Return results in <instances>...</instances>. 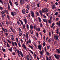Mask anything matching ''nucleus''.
<instances>
[{
    "instance_id": "obj_33",
    "label": "nucleus",
    "mask_w": 60,
    "mask_h": 60,
    "mask_svg": "<svg viewBox=\"0 0 60 60\" xmlns=\"http://www.w3.org/2000/svg\"><path fill=\"white\" fill-rule=\"evenodd\" d=\"M40 25L41 27H43V25H42V24L41 23L40 24Z\"/></svg>"
},
{
    "instance_id": "obj_63",
    "label": "nucleus",
    "mask_w": 60,
    "mask_h": 60,
    "mask_svg": "<svg viewBox=\"0 0 60 60\" xmlns=\"http://www.w3.org/2000/svg\"><path fill=\"white\" fill-rule=\"evenodd\" d=\"M33 28H34V29H36V26L35 25H34V26Z\"/></svg>"
},
{
    "instance_id": "obj_43",
    "label": "nucleus",
    "mask_w": 60,
    "mask_h": 60,
    "mask_svg": "<svg viewBox=\"0 0 60 60\" xmlns=\"http://www.w3.org/2000/svg\"><path fill=\"white\" fill-rule=\"evenodd\" d=\"M26 13H28V10L27 9H26Z\"/></svg>"
},
{
    "instance_id": "obj_44",
    "label": "nucleus",
    "mask_w": 60,
    "mask_h": 60,
    "mask_svg": "<svg viewBox=\"0 0 60 60\" xmlns=\"http://www.w3.org/2000/svg\"><path fill=\"white\" fill-rule=\"evenodd\" d=\"M51 20H49L48 21L49 23V24H51Z\"/></svg>"
},
{
    "instance_id": "obj_36",
    "label": "nucleus",
    "mask_w": 60,
    "mask_h": 60,
    "mask_svg": "<svg viewBox=\"0 0 60 60\" xmlns=\"http://www.w3.org/2000/svg\"><path fill=\"white\" fill-rule=\"evenodd\" d=\"M30 29H33V26L32 25H31L30 26Z\"/></svg>"
},
{
    "instance_id": "obj_24",
    "label": "nucleus",
    "mask_w": 60,
    "mask_h": 60,
    "mask_svg": "<svg viewBox=\"0 0 60 60\" xmlns=\"http://www.w3.org/2000/svg\"><path fill=\"white\" fill-rule=\"evenodd\" d=\"M42 11L43 13H44L45 11V9H43L42 10Z\"/></svg>"
},
{
    "instance_id": "obj_46",
    "label": "nucleus",
    "mask_w": 60,
    "mask_h": 60,
    "mask_svg": "<svg viewBox=\"0 0 60 60\" xmlns=\"http://www.w3.org/2000/svg\"><path fill=\"white\" fill-rule=\"evenodd\" d=\"M40 53L41 54V55H42H42H43V52H42V51H41L40 52Z\"/></svg>"
},
{
    "instance_id": "obj_18",
    "label": "nucleus",
    "mask_w": 60,
    "mask_h": 60,
    "mask_svg": "<svg viewBox=\"0 0 60 60\" xmlns=\"http://www.w3.org/2000/svg\"><path fill=\"white\" fill-rule=\"evenodd\" d=\"M5 11L6 14H8V15H9V12L8 10H5Z\"/></svg>"
},
{
    "instance_id": "obj_13",
    "label": "nucleus",
    "mask_w": 60,
    "mask_h": 60,
    "mask_svg": "<svg viewBox=\"0 0 60 60\" xmlns=\"http://www.w3.org/2000/svg\"><path fill=\"white\" fill-rule=\"evenodd\" d=\"M19 52H20V55H21V56L22 57H23V53H22V52H21V51H19Z\"/></svg>"
},
{
    "instance_id": "obj_10",
    "label": "nucleus",
    "mask_w": 60,
    "mask_h": 60,
    "mask_svg": "<svg viewBox=\"0 0 60 60\" xmlns=\"http://www.w3.org/2000/svg\"><path fill=\"white\" fill-rule=\"evenodd\" d=\"M10 28L11 29V31L13 33H15V29H14V30H13L12 28Z\"/></svg>"
},
{
    "instance_id": "obj_29",
    "label": "nucleus",
    "mask_w": 60,
    "mask_h": 60,
    "mask_svg": "<svg viewBox=\"0 0 60 60\" xmlns=\"http://www.w3.org/2000/svg\"><path fill=\"white\" fill-rule=\"evenodd\" d=\"M36 14L37 16H38L39 15V13H38V12L37 11L36 12Z\"/></svg>"
},
{
    "instance_id": "obj_53",
    "label": "nucleus",
    "mask_w": 60,
    "mask_h": 60,
    "mask_svg": "<svg viewBox=\"0 0 60 60\" xmlns=\"http://www.w3.org/2000/svg\"><path fill=\"white\" fill-rule=\"evenodd\" d=\"M21 35H22V33H19V36H21Z\"/></svg>"
},
{
    "instance_id": "obj_26",
    "label": "nucleus",
    "mask_w": 60,
    "mask_h": 60,
    "mask_svg": "<svg viewBox=\"0 0 60 60\" xmlns=\"http://www.w3.org/2000/svg\"><path fill=\"white\" fill-rule=\"evenodd\" d=\"M40 13L41 16H42V13L41 12V11L40 10L39 11Z\"/></svg>"
},
{
    "instance_id": "obj_59",
    "label": "nucleus",
    "mask_w": 60,
    "mask_h": 60,
    "mask_svg": "<svg viewBox=\"0 0 60 60\" xmlns=\"http://www.w3.org/2000/svg\"><path fill=\"white\" fill-rule=\"evenodd\" d=\"M17 23L18 25H20V23L19 22V21H17Z\"/></svg>"
},
{
    "instance_id": "obj_1",
    "label": "nucleus",
    "mask_w": 60,
    "mask_h": 60,
    "mask_svg": "<svg viewBox=\"0 0 60 60\" xmlns=\"http://www.w3.org/2000/svg\"><path fill=\"white\" fill-rule=\"evenodd\" d=\"M54 56L57 59V60H58V59L60 58V55H56V54H55L54 55Z\"/></svg>"
},
{
    "instance_id": "obj_27",
    "label": "nucleus",
    "mask_w": 60,
    "mask_h": 60,
    "mask_svg": "<svg viewBox=\"0 0 60 60\" xmlns=\"http://www.w3.org/2000/svg\"><path fill=\"white\" fill-rule=\"evenodd\" d=\"M26 38L28 40V34L27 33H26Z\"/></svg>"
},
{
    "instance_id": "obj_2",
    "label": "nucleus",
    "mask_w": 60,
    "mask_h": 60,
    "mask_svg": "<svg viewBox=\"0 0 60 60\" xmlns=\"http://www.w3.org/2000/svg\"><path fill=\"white\" fill-rule=\"evenodd\" d=\"M20 4L21 5H23V3H24L25 2L24 0H20Z\"/></svg>"
},
{
    "instance_id": "obj_14",
    "label": "nucleus",
    "mask_w": 60,
    "mask_h": 60,
    "mask_svg": "<svg viewBox=\"0 0 60 60\" xmlns=\"http://www.w3.org/2000/svg\"><path fill=\"white\" fill-rule=\"evenodd\" d=\"M54 38L56 40H58V36L57 35H56V36H54Z\"/></svg>"
},
{
    "instance_id": "obj_30",
    "label": "nucleus",
    "mask_w": 60,
    "mask_h": 60,
    "mask_svg": "<svg viewBox=\"0 0 60 60\" xmlns=\"http://www.w3.org/2000/svg\"><path fill=\"white\" fill-rule=\"evenodd\" d=\"M43 21L44 22H46V23H47V20L46 19H44L43 20Z\"/></svg>"
},
{
    "instance_id": "obj_16",
    "label": "nucleus",
    "mask_w": 60,
    "mask_h": 60,
    "mask_svg": "<svg viewBox=\"0 0 60 60\" xmlns=\"http://www.w3.org/2000/svg\"><path fill=\"white\" fill-rule=\"evenodd\" d=\"M26 59L27 60H30L29 56V55H28L27 56Z\"/></svg>"
},
{
    "instance_id": "obj_22",
    "label": "nucleus",
    "mask_w": 60,
    "mask_h": 60,
    "mask_svg": "<svg viewBox=\"0 0 60 60\" xmlns=\"http://www.w3.org/2000/svg\"><path fill=\"white\" fill-rule=\"evenodd\" d=\"M11 40H14V37L12 35H11Z\"/></svg>"
},
{
    "instance_id": "obj_7",
    "label": "nucleus",
    "mask_w": 60,
    "mask_h": 60,
    "mask_svg": "<svg viewBox=\"0 0 60 60\" xmlns=\"http://www.w3.org/2000/svg\"><path fill=\"white\" fill-rule=\"evenodd\" d=\"M56 53L59 54L60 53V50H59V49H57L56 50Z\"/></svg>"
},
{
    "instance_id": "obj_8",
    "label": "nucleus",
    "mask_w": 60,
    "mask_h": 60,
    "mask_svg": "<svg viewBox=\"0 0 60 60\" xmlns=\"http://www.w3.org/2000/svg\"><path fill=\"white\" fill-rule=\"evenodd\" d=\"M2 30H3V31L4 32H7L8 31L7 29H4V28H2Z\"/></svg>"
},
{
    "instance_id": "obj_6",
    "label": "nucleus",
    "mask_w": 60,
    "mask_h": 60,
    "mask_svg": "<svg viewBox=\"0 0 60 60\" xmlns=\"http://www.w3.org/2000/svg\"><path fill=\"white\" fill-rule=\"evenodd\" d=\"M38 47L39 49H40V50H41V47H42L41 45H39L38 46Z\"/></svg>"
},
{
    "instance_id": "obj_39",
    "label": "nucleus",
    "mask_w": 60,
    "mask_h": 60,
    "mask_svg": "<svg viewBox=\"0 0 60 60\" xmlns=\"http://www.w3.org/2000/svg\"><path fill=\"white\" fill-rule=\"evenodd\" d=\"M58 12H56L55 14H54V15H56V16L57 15H58Z\"/></svg>"
},
{
    "instance_id": "obj_51",
    "label": "nucleus",
    "mask_w": 60,
    "mask_h": 60,
    "mask_svg": "<svg viewBox=\"0 0 60 60\" xmlns=\"http://www.w3.org/2000/svg\"><path fill=\"white\" fill-rule=\"evenodd\" d=\"M49 60H52V59H51V58L50 57H49L48 58Z\"/></svg>"
},
{
    "instance_id": "obj_47",
    "label": "nucleus",
    "mask_w": 60,
    "mask_h": 60,
    "mask_svg": "<svg viewBox=\"0 0 60 60\" xmlns=\"http://www.w3.org/2000/svg\"><path fill=\"white\" fill-rule=\"evenodd\" d=\"M49 53L48 52H46V54L47 56H49Z\"/></svg>"
},
{
    "instance_id": "obj_19",
    "label": "nucleus",
    "mask_w": 60,
    "mask_h": 60,
    "mask_svg": "<svg viewBox=\"0 0 60 60\" xmlns=\"http://www.w3.org/2000/svg\"><path fill=\"white\" fill-rule=\"evenodd\" d=\"M22 12L23 14H25L26 13V12L25 11V9H23L22 11Z\"/></svg>"
},
{
    "instance_id": "obj_64",
    "label": "nucleus",
    "mask_w": 60,
    "mask_h": 60,
    "mask_svg": "<svg viewBox=\"0 0 60 60\" xmlns=\"http://www.w3.org/2000/svg\"><path fill=\"white\" fill-rule=\"evenodd\" d=\"M15 46H17V43H16V42H15Z\"/></svg>"
},
{
    "instance_id": "obj_12",
    "label": "nucleus",
    "mask_w": 60,
    "mask_h": 60,
    "mask_svg": "<svg viewBox=\"0 0 60 60\" xmlns=\"http://www.w3.org/2000/svg\"><path fill=\"white\" fill-rule=\"evenodd\" d=\"M36 29L38 32H40V28H36Z\"/></svg>"
},
{
    "instance_id": "obj_32",
    "label": "nucleus",
    "mask_w": 60,
    "mask_h": 60,
    "mask_svg": "<svg viewBox=\"0 0 60 60\" xmlns=\"http://www.w3.org/2000/svg\"><path fill=\"white\" fill-rule=\"evenodd\" d=\"M8 50L10 51H11V52H12V48H11L10 49H8Z\"/></svg>"
},
{
    "instance_id": "obj_48",
    "label": "nucleus",
    "mask_w": 60,
    "mask_h": 60,
    "mask_svg": "<svg viewBox=\"0 0 60 60\" xmlns=\"http://www.w3.org/2000/svg\"><path fill=\"white\" fill-rule=\"evenodd\" d=\"M27 27V29H29V25H28L27 24V25L26 26Z\"/></svg>"
},
{
    "instance_id": "obj_11",
    "label": "nucleus",
    "mask_w": 60,
    "mask_h": 60,
    "mask_svg": "<svg viewBox=\"0 0 60 60\" xmlns=\"http://www.w3.org/2000/svg\"><path fill=\"white\" fill-rule=\"evenodd\" d=\"M30 14H29L27 16V19H28L29 20V19H30Z\"/></svg>"
},
{
    "instance_id": "obj_21",
    "label": "nucleus",
    "mask_w": 60,
    "mask_h": 60,
    "mask_svg": "<svg viewBox=\"0 0 60 60\" xmlns=\"http://www.w3.org/2000/svg\"><path fill=\"white\" fill-rule=\"evenodd\" d=\"M49 11V9H45V11L46 13H47Z\"/></svg>"
},
{
    "instance_id": "obj_56",
    "label": "nucleus",
    "mask_w": 60,
    "mask_h": 60,
    "mask_svg": "<svg viewBox=\"0 0 60 60\" xmlns=\"http://www.w3.org/2000/svg\"><path fill=\"white\" fill-rule=\"evenodd\" d=\"M48 42H49L50 43V42H51V40L50 39H49V40H48Z\"/></svg>"
},
{
    "instance_id": "obj_41",
    "label": "nucleus",
    "mask_w": 60,
    "mask_h": 60,
    "mask_svg": "<svg viewBox=\"0 0 60 60\" xmlns=\"http://www.w3.org/2000/svg\"><path fill=\"white\" fill-rule=\"evenodd\" d=\"M38 19L40 22H41V18H38Z\"/></svg>"
},
{
    "instance_id": "obj_61",
    "label": "nucleus",
    "mask_w": 60,
    "mask_h": 60,
    "mask_svg": "<svg viewBox=\"0 0 60 60\" xmlns=\"http://www.w3.org/2000/svg\"><path fill=\"white\" fill-rule=\"evenodd\" d=\"M0 10H2L3 9V7H0Z\"/></svg>"
},
{
    "instance_id": "obj_60",
    "label": "nucleus",
    "mask_w": 60,
    "mask_h": 60,
    "mask_svg": "<svg viewBox=\"0 0 60 60\" xmlns=\"http://www.w3.org/2000/svg\"><path fill=\"white\" fill-rule=\"evenodd\" d=\"M43 32L44 34L45 33H46V30H45L44 29L43 30Z\"/></svg>"
},
{
    "instance_id": "obj_23",
    "label": "nucleus",
    "mask_w": 60,
    "mask_h": 60,
    "mask_svg": "<svg viewBox=\"0 0 60 60\" xmlns=\"http://www.w3.org/2000/svg\"><path fill=\"white\" fill-rule=\"evenodd\" d=\"M19 21H20V22L21 23V25H23V22H22V21L20 19L19 20Z\"/></svg>"
},
{
    "instance_id": "obj_54",
    "label": "nucleus",
    "mask_w": 60,
    "mask_h": 60,
    "mask_svg": "<svg viewBox=\"0 0 60 60\" xmlns=\"http://www.w3.org/2000/svg\"><path fill=\"white\" fill-rule=\"evenodd\" d=\"M49 36H50H50H51V33H50V32H49Z\"/></svg>"
},
{
    "instance_id": "obj_50",
    "label": "nucleus",
    "mask_w": 60,
    "mask_h": 60,
    "mask_svg": "<svg viewBox=\"0 0 60 60\" xmlns=\"http://www.w3.org/2000/svg\"><path fill=\"white\" fill-rule=\"evenodd\" d=\"M29 51L31 52V54H34V53H33V51H32V50H29Z\"/></svg>"
},
{
    "instance_id": "obj_58",
    "label": "nucleus",
    "mask_w": 60,
    "mask_h": 60,
    "mask_svg": "<svg viewBox=\"0 0 60 60\" xmlns=\"http://www.w3.org/2000/svg\"><path fill=\"white\" fill-rule=\"evenodd\" d=\"M47 49H49V48H50V47L49 46H47Z\"/></svg>"
},
{
    "instance_id": "obj_35",
    "label": "nucleus",
    "mask_w": 60,
    "mask_h": 60,
    "mask_svg": "<svg viewBox=\"0 0 60 60\" xmlns=\"http://www.w3.org/2000/svg\"><path fill=\"white\" fill-rule=\"evenodd\" d=\"M16 42H17V43H19V39H18V38H17L16 39Z\"/></svg>"
},
{
    "instance_id": "obj_57",
    "label": "nucleus",
    "mask_w": 60,
    "mask_h": 60,
    "mask_svg": "<svg viewBox=\"0 0 60 60\" xmlns=\"http://www.w3.org/2000/svg\"><path fill=\"white\" fill-rule=\"evenodd\" d=\"M36 36H37V37H38V35H39L38 33H36Z\"/></svg>"
},
{
    "instance_id": "obj_20",
    "label": "nucleus",
    "mask_w": 60,
    "mask_h": 60,
    "mask_svg": "<svg viewBox=\"0 0 60 60\" xmlns=\"http://www.w3.org/2000/svg\"><path fill=\"white\" fill-rule=\"evenodd\" d=\"M24 21V22H25V24H27V21L26 20V19H23Z\"/></svg>"
},
{
    "instance_id": "obj_62",
    "label": "nucleus",
    "mask_w": 60,
    "mask_h": 60,
    "mask_svg": "<svg viewBox=\"0 0 60 60\" xmlns=\"http://www.w3.org/2000/svg\"><path fill=\"white\" fill-rule=\"evenodd\" d=\"M52 19V17L51 16L50 18V19L49 20H51V19Z\"/></svg>"
},
{
    "instance_id": "obj_25",
    "label": "nucleus",
    "mask_w": 60,
    "mask_h": 60,
    "mask_svg": "<svg viewBox=\"0 0 60 60\" xmlns=\"http://www.w3.org/2000/svg\"><path fill=\"white\" fill-rule=\"evenodd\" d=\"M6 24H7V25H9V23L8 21L7 20H6Z\"/></svg>"
},
{
    "instance_id": "obj_55",
    "label": "nucleus",
    "mask_w": 60,
    "mask_h": 60,
    "mask_svg": "<svg viewBox=\"0 0 60 60\" xmlns=\"http://www.w3.org/2000/svg\"><path fill=\"white\" fill-rule=\"evenodd\" d=\"M9 23L10 25H12V23L11 22H10Z\"/></svg>"
},
{
    "instance_id": "obj_3",
    "label": "nucleus",
    "mask_w": 60,
    "mask_h": 60,
    "mask_svg": "<svg viewBox=\"0 0 60 60\" xmlns=\"http://www.w3.org/2000/svg\"><path fill=\"white\" fill-rule=\"evenodd\" d=\"M31 16L32 17H33V18H34L35 17L34 16V13L33 11H31Z\"/></svg>"
},
{
    "instance_id": "obj_37",
    "label": "nucleus",
    "mask_w": 60,
    "mask_h": 60,
    "mask_svg": "<svg viewBox=\"0 0 60 60\" xmlns=\"http://www.w3.org/2000/svg\"><path fill=\"white\" fill-rule=\"evenodd\" d=\"M54 44L55 45H57V42L56 41H55L54 43Z\"/></svg>"
},
{
    "instance_id": "obj_17",
    "label": "nucleus",
    "mask_w": 60,
    "mask_h": 60,
    "mask_svg": "<svg viewBox=\"0 0 60 60\" xmlns=\"http://www.w3.org/2000/svg\"><path fill=\"white\" fill-rule=\"evenodd\" d=\"M26 7L27 9L29 10L30 8V5H27L26 6Z\"/></svg>"
},
{
    "instance_id": "obj_49",
    "label": "nucleus",
    "mask_w": 60,
    "mask_h": 60,
    "mask_svg": "<svg viewBox=\"0 0 60 60\" xmlns=\"http://www.w3.org/2000/svg\"><path fill=\"white\" fill-rule=\"evenodd\" d=\"M52 9L53 10H54V9H55L56 8V7L54 6H52Z\"/></svg>"
},
{
    "instance_id": "obj_9",
    "label": "nucleus",
    "mask_w": 60,
    "mask_h": 60,
    "mask_svg": "<svg viewBox=\"0 0 60 60\" xmlns=\"http://www.w3.org/2000/svg\"><path fill=\"white\" fill-rule=\"evenodd\" d=\"M22 46L23 48H24V49H26H26H27L25 45H24V44L22 45Z\"/></svg>"
},
{
    "instance_id": "obj_4",
    "label": "nucleus",
    "mask_w": 60,
    "mask_h": 60,
    "mask_svg": "<svg viewBox=\"0 0 60 60\" xmlns=\"http://www.w3.org/2000/svg\"><path fill=\"white\" fill-rule=\"evenodd\" d=\"M1 15L2 16H4L5 15V13L4 11H2L1 12Z\"/></svg>"
},
{
    "instance_id": "obj_52",
    "label": "nucleus",
    "mask_w": 60,
    "mask_h": 60,
    "mask_svg": "<svg viewBox=\"0 0 60 60\" xmlns=\"http://www.w3.org/2000/svg\"><path fill=\"white\" fill-rule=\"evenodd\" d=\"M7 46L8 47H10V46L9 45V44L8 43H7Z\"/></svg>"
},
{
    "instance_id": "obj_15",
    "label": "nucleus",
    "mask_w": 60,
    "mask_h": 60,
    "mask_svg": "<svg viewBox=\"0 0 60 60\" xmlns=\"http://www.w3.org/2000/svg\"><path fill=\"white\" fill-rule=\"evenodd\" d=\"M8 9L9 11H11V8H10V4L9 3L8 4Z\"/></svg>"
},
{
    "instance_id": "obj_34",
    "label": "nucleus",
    "mask_w": 60,
    "mask_h": 60,
    "mask_svg": "<svg viewBox=\"0 0 60 60\" xmlns=\"http://www.w3.org/2000/svg\"><path fill=\"white\" fill-rule=\"evenodd\" d=\"M10 16H9V15H7V18H8V19H10Z\"/></svg>"
},
{
    "instance_id": "obj_31",
    "label": "nucleus",
    "mask_w": 60,
    "mask_h": 60,
    "mask_svg": "<svg viewBox=\"0 0 60 60\" xmlns=\"http://www.w3.org/2000/svg\"><path fill=\"white\" fill-rule=\"evenodd\" d=\"M9 4H10L11 6H12V2H11V0H9Z\"/></svg>"
},
{
    "instance_id": "obj_42",
    "label": "nucleus",
    "mask_w": 60,
    "mask_h": 60,
    "mask_svg": "<svg viewBox=\"0 0 60 60\" xmlns=\"http://www.w3.org/2000/svg\"><path fill=\"white\" fill-rule=\"evenodd\" d=\"M45 45H46V43H45V42H44L43 43V46H45Z\"/></svg>"
},
{
    "instance_id": "obj_28",
    "label": "nucleus",
    "mask_w": 60,
    "mask_h": 60,
    "mask_svg": "<svg viewBox=\"0 0 60 60\" xmlns=\"http://www.w3.org/2000/svg\"><path fill=\"white\" fill-rule=\"evenodd\" d=\"M15 4L17 6H18V4H19V3H18L17 2H16L15 3Z\"/></svg>"
},
{
    "instance_id": "obj_45",
    "label": "nucleus",
    "mask_w": 60,
    "mask_h": 60,
    "mask_svg": "<svg viewBox=\"0 0 60 60\" xmlns=\"http://www.w3.org/2000/svg\"><path fill=\"white\" fill-rule=\"evenodd\" d=\"M30 33L31 34H33V30H30Z\"/></svg>"
},
{
    "instance_id": "obj_40",
    "label": "nucleus",
    "mask_w": 60,
    "mask_h": 60,
    "mask_svg": "<svg viewBox=\"0 0 60 60\" xmlns=\"http://www.w3.org/2000/svg\"><path fill=\"white\" fill-rule=\"evenodd\" d=\"M54 25H55V24L54 23H53L52 24V25L51 26L52 28H53V27L54 26Z\"/></svg>"
},
{
    "instance_id": "obj_5",
    "label": "nucleus",
    "mask_w": 60,
    "mask_h": 60,
    "mask_svg": "<svg viewBox=\"0 0 60 60\" xmlns=\"http://www.w3.org/2000/svg\"><path fill=\"white\" fill-rule=\"evenodd\" d=\"M17 14V13L16 12H11V15L12 16H14L15 15Z\"/></svg>"
},
{
    "instance_id": "obj_38",
    "label": "nucleus",
    "mask_w": 60,
    "mask_h": 60,
    "mask_svg": "<svg viewBox=\"0 0 60 60\" xmlns=\"http://www.w3.org/2000/svg\"><path fill=\"white\" fill-rule=\"evenodd\" d=\"M29 47H30L31 49H33V47H32V45H29Z\"/></svg>"
}]
</instances>
